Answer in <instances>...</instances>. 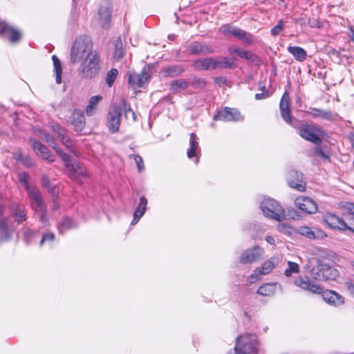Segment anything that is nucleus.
I'll return each mask as SVG.
<instances>
[{
  "label": "nucleus",
  "mask_w": 354,
  "mask_h": 354,
  "mask_svg": "<svg viewBox=\"0 0 354 354\" xmlns=\"http://www.w3.org/2000/svg\"><path fill=\"white\" fill-rule=\"evenodd\" d=\"M278 260L276 257H271L265 261L261 267L254 270L253 273L248 277V281L252 283L260 280L263 275L269 274L273 270Z\"/></svg>",
  "instance_id": "obj_11"
},
{
  "label": "nucleus",
  "mask_w": 354,
  "mask_h": 354,
  "mask_svg": "<svg viewBox=\"0 0 354 354\" xmlns=\"http://www.w3.org/2000/svg\"><path fill=\"white\" fill-rule=\"evenodd\" d=\"M39 136L48 143L50 146H53V145H55V139L48 132L39 130Z\"/></svg>",
  "instance_id": "obj_49"
},
{
  "label": "nucleus",
  "mask_w": 354,
  "mask_h": 354,
  "mask_svg": "<svg viewBox=\"0 0 354 354\" xmlns=\"http://www.w3.org/2000/svg\"><path fill=\"white\" fill-rule=\"evenodd\" d=\"M55 239V235L52 232H47L43 235V237L40 241V244L43 245V243L46 241H53Z\"/></svg>",
  "instance_id": "obj_57"
},
{
  "label": "nucleus",
  "mask_w": 354,
  "mask_h": 354,
  "mask_svg": "<svg viewBox=\"0 0 354 354\" xmlns=\"http://www.w3.org/2000/svg\"><path fill=\"white\" fill-rule=\"evenodd\" d=\"M51 127L54 133L57 134L58 138L60 139L63 145H64L67 148L71 149L73 147V142L71 139L65 135V129L58 124H53Z\"/></svg>",
  "instance_id": "obj_32"
},
{
  "label": "nucleus",
  "mask_w": 354,
  "mask_h": 354,
  "mask_svg": "<svg viewBox=\"0 0 354 354\" xmlns=\"http://www.w3.org/2000/svg\"><path fill=\"white\" fill-rule=\"evenodd\" d=\"M67 172L68 176L75 180H77L81 176L86 177L88 176L84 165L77 161L73 162L72 165H67Z\"/></svg>",
  "instance_id": "obj_23"
},
{
  "label": "nucleus",
  "mask_w": 354,
  "mask_h": 354,
  "mask_svg": "<svg viewBox=\"0 0 354 354\" xmlns=\"http://www.w3.org/2000/svg\"><path fill=\"white\" fill-rule=\"evenodd\" d=\"M339 208L349 227V231L354 232V203L341 202L339 203Z\"/></svg>",
  "instance_id": "obj_16"
},
{
  "label": "nucleus",
  "mask_w": 354,
  "mask_h": 354,
  "mask_svg": "<svg viewBox=\"0 0 354 354\" xmlns=\"http://www.w3.org/2000/svg\"><path fill=\"white\" fill-rule=\"evenodd\" d=\"M102 100L100 95L92 96L88 101V104L86 107V114L87 116H93L97 110V105Z\"/></svg>",
  "instance_id": "obj_33"
},
{
  "label": "nucleus",
  "mask_w": 354,
  "mask_h": 354,
  "mask_svg": "<svg viewBox=\"0 0 354 354\" xmlns=\"http://www.w3.org/2000/svg\"><path fill=\"white\" fill-rule=\"evenodd\" d=\"M37 232L29 229L26 228L23 232V239L26 244H29L36 236Z\"/></svg>",
  "instance_id": "obj_46"
},
{
  "label": "nucleus",
  "mask_w": 354,
  "mask_h": 354,
  "mask_svg": "<svg viewBox=\"0 0 354 354\" xmlns=\"http://www.w3.org/2000/svg\"><path fill=\"white\" fill-rule=\"evenodd\" d=\"M287 50L299 62L304 61L307 57L306 50L299 46H290L287 48Z\"/></svg>",
  "instance_id": "obj_34"
},
{
  "label": "nucleus",
  "mask_w": 354,
  "mask_h": 354,
  "mask_svg": "<svg viewBox=\"0 0 354 354\" xmlns=\"http://www.w3.org/2000/svg\"><path fill=\"white\" fill-rule=\"evenodd\" d=\"M269 96L268 91H266L265 86L263 88V91L261 93H256L255 99L257 100H261L267 98Z\"/></svg>",
  "instance_id": "obj_59"
},
{
  "label": "nucleus",
  "mask_w": 354,
  "mask_h": 354,
  "mask_svg": "<svg viewBox=\"0 0 354 354\" xmlns=\"http://www.w3.org/2000/svg\"><path fill=\"white\" fill-rule=\"evenodd\" d=\"M60 157L62 158V159L63 160V161L65 162V166L67 168V165H72L73 162H70V160H71V156L70 155L66 153H63L61 154Z\"/></svg>",
  "instance_id": "obj_62"
},
{
  "label": "nucleus",
  "mask_w": 354,
  "mask_h": 354,
  "mask_svg": "<svg viewBox=\"0 0 354 354\" xmlns=\"http://www.w3.org/2000/svg\"><path fill=\"white\" fill-rule=\"evenodd\" d=\"M277 228L279 230V232H283V233H290V227L287 225L285 223H279L278 225H277Z\"/></svg>",
  "instance_id": "obj_60"
},
{
  "label": "nucleus",
  "mask_w": 354,
  "mask_h": 354,
  "mask_svg": "<svg viewBox=\"0 0 354 354\" xmlns=\"http://www.w3.org/2000/svg\"><path fill=\"white\" fill-rule=\"evenodd\" d=\"M192 85L195 88L202 89L205 85L206 82L205 80L198 77H194L192 82Z\"/></svg>",
  "instance_id": "obj_51"
},
{
  "label": "nucleus",
  "mask_w": 354,
  "mask_h": 354,
  "mask_svg": "<svg viewBox=\"0 0 354 354\" xmlns=\"http://www.w3.org/2000/svg\"><path fill=\"white\" fill-rule=\"evenodd\" d=\"M41 156L43 158V159L49 162H53L55 160L53 155L50 153L49 150L47 153L42 154Z\"/></svg>",
  "instance_id": "obj_63"
},
{
  "label": "nucleus",
  "mask_w": 354,
  "mask_h": 354,
  "mask_svg": "<svg viewBox=\"0 0 354 354\" xmlns=\"http://www.w3.org/2000/svg\"><path fill=\"white\" fill-rule=\"evenodd\" d=\"M147 205V199L145 196H141L140 198V203L137 207L136 208L134 213L139 216H142L145 213Z\"/></svg>",
  "instance_id": "obj_40"
},
{
  "label": "nucleus",
  "mask_w": 354,
  "mask_h": 354,
  "mask_svg": "<svg viewBox=\"0 0 354 354\" xmlns=\"http://www.w3.org/2000/svg\"><path fill=\"white\" fill-rule=\"evenodd\" d=\"M41 182L43 186L46 187L48 192H55V188L51 187L49 178L46 175L41 176Z\"/></svg>",
  "instance_id": "obj_53"
},
{
  "label": "nucleus",
  "mask_w": 354,
  "mask_h": 354,
  "mask_svg": "<svg viewBox=\"0 0 354 354\" xmlns=\"http://www.w3.org/2000/svg\"><path fill=\"white\" fill-rule=\"evenodd\" d=\"M230 54H236L240 58L245 59L248 61L254 62L257 59V56L250 51L245 50L241 48L230 46L227 49Z\"/></svg>",
  "instance_id": "obj_30"
},
{
  "label": "nucleus",
  "mask_w": 354,
  "mask_h": 354,
  "mask_svg": "<svg viewBox=\"0 0 354 354\" xmlns=\"http://www.w3.org/2000/svg\"><path fill=\"white\" fill-rule=\"evenodd\" d=\"M29 178V174L27 172H21L18 175L19 180L24 185V187L26 192L30 191L33 189L34 187H31L29 183L28 182V179Z\"/></svg>",
  "instance_id": "obj_44"
},
{
  "label": "nucleus",
  "mask_w": 354,
  "mask_h": 354,
  "mask_svg": "<svg viewBox=\"0 0 354 354\" xmlns=\"http://www.w3.org/2000/svg\"><path fill=\"white\" fill-rule=\"evenodd\" d=\"M298 133L302 138L315 145H319L322 142L323 131L316 125L301 124L298 128Z\"/></svg>",
  "instance_id": "obj_6"
},
{
  "label": "nucleus",
  "mask_w": 354,
  "mask_h": 354,
  "mask_svg": "<svg viewBox=\"0 0 354 354\" xmlns=\"http://www.w3.org/2000/svg\"><path fill=\"white\" fill-rule=\"evenodd\" d=\"M299 215L297 212L293 208H288L287 210V213H286V217L284 219H297L299 218Z\"/></svg>",
  "instance_id": "obj_52"
},
{
  "label": "nucleus",
  "mask_w": 354,
  "mask_h": 354,
  "mask_svg": "<svg viewBox=\"0 0 354 354\" xmlns=\"http://www.w3.org/2000/svg\"><path fill=\"white\" fill-rule=\"evenodd\" d=\"M257 293L262 296H272L274 295L273 289H257Z\"/></svg>",
  "instance_id": "obj_58"
},
{
  "label": "nucleus",
  "mask_w": 354,
  "mask_h": 354,
  "mask_svg": "<svg viewBox=\"0 0 354 354\" xmlns=\"http://www.w3.org/2000/svg\"><path fill=\"white\" fill-rule=\"evenodd\" d=\"M75 227L73 221L69 217L64 218L59 225V230L60 233H64L65 230H71Z\"/></svg>",
  "instance_id": "obj_38"
},
{
  "label": "nucleus",
  "mask_w": 354,
  "mask_h": 354,
  "mask_svg": "<svg viewBox=\"0 0 354 354\" xmlns=\"http://www.w3.org/2000/svg\"><path fill=\"white\" fill-rule=\"evenodd\" d=\"M30 142L32 144L33 149L35 151H38L41 153V156L48 152V147H46L44 145L41 144L40 142L32 138L30 139Z\"/></svg>",
  "instance_id": "obj_41"
},
{
  "label": "nucleus",
  "mask_w": 354,
  "mask_h": 354,
  "mask_svg": "<svg viewBox=\"0 0 354 354\" xmlns=\"http://www.w3.org/2000/svg\"><path fill=\"white\" fill-rule=\"evenodd\" d=\"M324 223L332 229H338L342 231L349 230L345 218L334 214H327L324 216Z\"/></svg>",
  "instance_id": "obj_19"
},
{
  "label": "nucleus",
  "mask_w": 354,
  "mask_h": 354,
  "mask_svg": "<svg viewBox=\"0 0 354 354\" xmlns=\"http://www.w3.org/2000/svg\"><path fill=\"white\" fill-rule=\"evenodd\" d=\"M35 212L37 213L39 219L41 222L43 223H46L48 222L46 207H44L42 210H38Z\"/></svg>",
  "instance_id": "obj_54"
},
{
  "label": "nucleus",
  "mask_w": 354,
  "mask_h": 354,
  "mask_svg": "<svg viewBox=\"0 0 354 354\" xmlns=\"http://www.w3.org/2000/svg\"><path fill=\"white\" fill-rule=\"evenodd\" d=\"M260 208L263 214L277 221L284 220L286 212L283 207L272 198H265L260 205Z\"/></svg>",
  "instance_id": "obj_4"
},
{
  "label": "nucleus",
  "mask_w": 354,
  "mask_h": 354,
  "mask_svg": "<svg viewBox=\"0 0 354 354\" xmlns=\"http://www.w3.org/2000/svg\"><path fill=\"white\" fill-rule=\"evenodd\" d=\"M91 48V40L86 36L78 37L73 43L71 51V59L73 63L82 61L85 54H88Z\"/></svg>",
  "instance_id": "obj_5"
},
{
  "label": "nucleus",
  "mask_w": 354,
  "mask_h": 354,
  "mask_svg": "<svg viewBox=\"0 0 354 354\" xmlns=\"http://www.w3.org/2000/svg\"><path fill=\"white\" fill-rule=\"evenodd\" d=\"M219 31L225 36H234L247 45H251L254 42V37L251 33L230 24L221 26Z\"/></svg>",
  "instance_id": "obj_8"
},
{
  "label": "nucleus",
  "mask_w": 354,
  "mask_h": 354,
  "mask_svg": "<svg viewBox=\"0 0 354 354\" xmlns=\"http://www.w3.org/2000/svg\"><path fill=\"white\" fill-rule=\"evenodd\" d=\"M71 124L77 132H82L85 126V118L84 112L80 109H75L71 116Z\"/></svg>",
  "instance_id": "obj_27"
},
{
  "label": "nucleus",
  "mask_w": 354,
  "mask_h": 354,
  "mask_svg": "<svg viewBox=\"0 0 354 354\" xmlns=\"http://www.w3.org/2000/svg\"><path fill=\"white\" fill-rule=\"evenodd\" d=\"M295 206L302 212L312 214L317 211V205L315 201L310 197H298L295 201Z\"/></svg>",
  "instance_id": "obj_18"
},
{
  "label": "nucleus",
  "mask_w": 354,
  "mask_h": 354,
  "mask_svg": "<svg viewBox=\"0 0 354 354\" xmlns=\"http://www.w3.org/2000/svg\"><path fill=\"white\" fill-rule=\"evenodd\" d=\"M189 84L184 79L175 80L170 83V90L173 93H177L181 90H185L188 88Z\"/></svg>",
  "instance_id": "obj_35"
},
{
  "label": "nucleus",
  "mask_w": 354,
  "mask_h": 354,
  "mask_svg": "<svg viewBox=\"0 0 354 354\" xmlns=\"http://www.w3.org/2000/svg\"><path fill=\"white\" fill-rule=\"evenodd\" d=\"M118 74V71L116 68H111L106 74V82L109 86H111L114 83L117 75Z\"/></svg>",
  "instance_id": "obj_45"
},
{
  "label": "nucleus",
  "mask_w": 354,
  "mask_h": 354,
  "mask_svg": "<svg viewBox=\"0 0 354 354\" xmlns=\"http://www.w3.org/2000/svg\"><path fill=\"white\" fill-rule=\"evenodd\" d=\"M100 57L96 51L89 52L80 66V75L83 78L91 79L100 71Z\"/></svg>",
  "instance_id": "obj_2"
},
{
  "label": "nucleus",
  "mask_w": 354,
  "mask_h": 354,
  "mask_svg": "<svg viewBox=\"0 0 354 354\" xmlns=\"http://www.w3.org/2000/svg\"><path fill=\"white\" fill-rule=\"evenodd\" d=\"M27 192L31 201L35 203L33 208L35 211L42 210L44 207H46L41 194L37 187H34L33 189Z\"/></svg>",
  "instance_id": "obj_28"
},
{
  "label": "nucleus",
  "mask_w": 354,
  "mask_h": 354,
  "mask_svg": "<svg viewBox=\"0 0 354 354\" xmlns=\"http://www.w3.org/2000/svg\"><path fill=\"white\" fill-rule=\"evenodd\" d=\"M8 207L12 217L18 224H21L26 221V207L23 204L11 201L9 203Z\"/></svg>",
  "instance_id": "obj_22"
},
{
  "label": "nucleus",
  "mask_w": 354,
  "mask_h": 354,
  "mask_svg": "<svg viewBox=\"0 0 354 354\" xmlns=\"http://www.w3.org/2000/svg\"><path fill=\"white\" fill-rule=\"evenodd\" d=\"M111 7L109 3L106 2L104 5L100 7L98 14L100 21L103 28H109L111 19Z\"/></svg>",
  "instance_id": "obj_25"
},
{
  "label": "nucleus",
  "mask_w": 354,
  "mask_h": 354,
  "mask_svg": "<svg viewBox=\"0 0 354 354\" xmlns=\"http://www.w3.org/2000/svg\"><path fill=\"white\" fill-rule=\"evenodd\" d=\"M124 56L123 44L120 39H118L115 44L113 58L116 60L121 59Z\"/></svg>",
  "instance_id": "obj_39"
},
{
  "label": "nucleus",
  "mask_w": 354,
  "mask_h": 354,
  "mask_svg": "<svg viewBox=\"0 0 354 354\" xmlns=\"http://www.w3.org/2000/svg\"><path fill=\"white\" fill-rule=\"evenodd\" d=\"M17 159L26 167H32L35 165L33 160L28 156L20 154Z\"/></svg>",
  "instance_id": "obj_47"
},
{
  "label": "nucleus",
  "mask_w": 354,
  "mask_h": 354,
  "mask_svg": "<svg viewBox=\"0 0 354 354\" xmlns=\"http://www.w3.org/2000/svg\"><path fill=\"white\" fill-rule=\"evenodd\" d=\"M306 114L312 116L314 118H319L326 120H333L335 115L330 110H324L317 108H309L306 111Z\"/></svg>",
  "instance_id": "obj_29"
},
{
  "label": "nucleus",
  "mask_w": 354,
  "mask_h": 354,
  "mask_svg": "<svg viewBox=\"0 0 354 354\" xmlns=\"http://www.w3.org/2000/svg\"><path fill=\"white\" fill-rule=\"evenodd\" d=\"M0 35H6L10 43H17L21 39V33L11 25L6 23H0Z\"/></svg>",
  "instance_id": "obj_21"
},
{
  "label": "nucleus",
  "mask_w": 354,
  "mask_h": 354,
  "mask_svg": "<svg viewBox=\"0 0 354 354\" xmlns=\"http://www.w3.org/2000/svg\"><path fill=\"white\" fill-rule=\"evenodd\" d=\"M283 28V23L282 20H280L278 24L274 26L271 30V33L272 35L276 36L280 33Z\"/></svg>",
  "instance_id": "obj_55"
},
{
  "label": "nucleus",
  "mask_w": 354,
  "mask_h": 354,
  "mask_svg": "<svg viewBox=\"0 0 354 354\" xmlns=\"http://www.w3.org/2000/svg\"><path fill=\"white\" fill-rule=\"evenodd\" d=\"M295 285L300 288H320V285L311 281L306 276L300 277L295 280Z\"/></svg>",
  "instance_id": "obj_36"
},
{
  "label": "nucleus",
  "mask_w": 354,
  "mask_h": 354,
  "mask_svg": "<svg viewBox=\"0 0 354 354\" xmlns=\"http://www.w3.org/2000/svg\"><path fill=\"white\" fill-rule=\"evenodd\" d=\"M52 59L53 62L55 72L62 71V64L58 57L56 55H53Z\"/></svg>",
  "instance_id": "obj_56"
},
{
  "label": "nucleus",
  "mask_w": 354,
  "mask_h": 354,
  "mask_svg": "<svg viewBox=\"0 0 354 354\" xmlns=\"http://www.w3.org/2000/svg\"><path fill=\"white\" fill-rule=\"evenodd\" d=\"M339 275L337 269L326 264H320L311 271L312 277L317 281L335 280Z\"/></svg>",
  "instance_id": "obj_10"
},
{
  "label": "nucleus",
  "mask_w": 354,
  "mask_h": 354,
  "mask_svg": "<svg viewBox=\"0 0 354 354\" xmlns=\"http://www.w3.org/2000/svg\"><path fill=\"white\" fill-rule=\"evenodd\" d=\"M263 249L259 246H254L245 250L240 256L239 261L241 264L252 263L259 261L263 254Z\"/></svg>",
  "instance_id": "obj_14"
},
{
  "label": "nucleus",
  "mask_w": 354,
  "mask_h": 354,
  "mask_svg": "<svg viewBox=\"0 0 354 354\" xmlns=\"http://www.w3.org/2000/svg\"><path fill=\"white\" fill-rule=\"evenodd\" d=\"M299 271V266L297 263L288 261V268L285 270L284 274L286 277H290L293 273H298Z\"/></svg>",
  "instance_id": "obj_43"
},
{
  "label": "nucleus",
  "mask_w": 354,
  "mask_h": 354,
  "mask_svg": "<svg viewBox=\"0 0 354 354\" xmlns=\"http://www.w3.org/2000/svg\"><path fill=\"white\" fill-rule=\"evenodd\" d=\"M122 106H123V110L124 111V116L126 118H129V116L131 117L133 121H136V115L134 112V111L131 108L130 105L127 104L126 100L124 99L122 100Z\"/></svg>",
  "instance_id": "obj_42"
},
{
  "label": "nucleus",
  "mask_w": 354,
  "mask_h": 354,
  "mask_svg": "<svg viewBox=\"0 0 354 354\" xmlns=\"http://www.w3.org/2000/svg\"><path fill=\"white\" fill-rule=\"evenodd\" d=\"M315 153L316 156H319V157H321L325 160H327V159H329V156L328 155H326L325 153V152L319 149V148H316L315 150Z\"/></svg>",
  "instance_id": "obj_61"
},
{
  "label": "nucleus",
  "mask_w": 354,
  "mask_h": 354,
  "mask_svg": "<svg viewBox=\"0 0 354 354\" xmlns=\"http://www.w3.org/2000/svg\"><path fill=\"white\" fill-rule=\"evenodd\" d=\"M15 232V227L11 219L6 216L0 221V243L10 241Z\"/></svg>",
  "instance_id": "obj_13"
},
{
  "label": "nucleus",
  "mask_w": 354,
  "mask_h": 354,
  "mask_svg": "<svg viewBox=\"0 0 354 354\" xmlns=\"http://www.w3.org/2000/svg\"><path fill=\"white\" fill-rule=\"evenodd\" d=\"M258 340L256 335L248 333L236 337L234 354H257Z\"/></svg>",
  "instance_id": "obj_1"
},
{
  "label": "nucleus",
  "mask_w": 354,
  "mask_h": 354,
  "mask_svg": "<svg viewBox=\"0 0 354 354\" xmlns=\"http://www.w3.org/2000/svg\"><path fill=\"white\" fill-rule=\"evenodd\" d=\"M198 70H215L217 68H232L234 67V62L230 61L227 57H218L216 58L209 57L198 59L194 64Z\"/></svg>",
  "instance_id": "obj_3"
},
{
  "label": "nucleus",
  "mask_w": 354,
  "mask_h": 354,
  "mask_svg": "<svg viewBox=\"0 0 354 354\" xmlns=\"http://www.w3.org/2000/svg\"><path fill=\"white\" fill-rule=\"evenodd\" d=\"M348 138L351 145V147L354 150V131L350 133Z\"/></svg>",
  "instance_id": "obj_64"
},
{
  "label": "nucleus",
  "mask_w": 354,
  "mask_h": 354,
  "mask_svg": "<svg viewBox=\"0 0 354 354\" xmlns=\"http://www.w3.org/2000/svg\"><path fill=\"white\" fill-rule=\"evenodd\" d=\"M187 50L194 55H207L213 53L214 48L205 44L194 41L187 46Z\"/></svg>",
  "instance_id": "obj_26"
},
{
  "label": "nucleus",
  "mask_w": 354,
  "mask_h": 354,
  "mask_svg": "<svg viewBox=\"0 0 354 354\" xmlns=\"http://www.w3.org/2000/svg\"><path fill=\"white\" fill-rule=\"evenodd\" d=\"M151 78L149 67L145 66L140 73H131L129 77V83L132 86L142 87L143 84Z\"/></svg>",
  "instance_id": "obj_20"
},
{
  "label": "nucleus",
  "mask_w": 354,
  "mask_h": 354,
  "mask_svg": "<svg viewBox=\"0 0 354 354\" xmlns=\"http://www.w3.org/2000/svg\"><path fill=\"white\" fill-rule=\"evenodd\" d=\"M122 109L116 104H111L109 106L106 124L111 133H117L120 127Z\"/></svg>",
  "instance_id": "obj_7"
},
{
  "label": "nucleus",
  "mask_w": 354,
  "mask_h": 354,
  "mask_svg": "<svg viewBox=\"0 0 354 354\" xmlns=\"http://www.w3.org/2000/svg\"><path fill=\"white\" fill-rule=\"evenodd\" d=\"M313 293L322 294L324 300L328 304H333L335 306L342 304L344 301L342 295L337 293L333 290L326 289H308Z\"/></svg>",
  "instance_id": "obj_15"
},
{
  "label": "nucleus",
  "mask_w": 354,
  "mask_h": 354,
  "mask_svg": "<svg viewBox=\"0 0 354 354\" xmlns=\"http://www.w3.org/2000/svg\"><path fill=\"white\" fill-rule=\"evenodd\" d=\"M289 186L297 191L304 192L306 190V183L303 178V174L296 170H290L287 176Z\"/></svg>",
  "instance_id": "obj_17"
},
{
  "label": "nucleus",
  "mask_w": 354,
  "mask_h": 354,
  "mask_svg": "<svg viewBox=\"0 0 354 354\" xmlns=\"http://www.w3.org/2000/svg\"><path fill=\"white\" fill-rule=\"evenodd\" d=\"M130 158H133L137 165L138 171L141 172L145 168L144 162L142 157L139 155H131Z\"/></svg>",
  "instance_id": "obj_50"
},
{
  "label": "nucleus",
  "mask_w": 354,
  "mask_h": 354,
  "mask_svg": "<svg viewBox=\"0 0 354 354\" xmlns=\"http://www.w3.org/2000/svg\"><path fill=\"white\" fill-rule=\"evenodd\" d=\"M297 232L305 236L307 238L309 239H314L315 238V234L312 229L307 226H301L298 228Z\"/></svg>",
  "instance_id": "obj_48"
},
{
  "label": "nucleus",
  "mask_w": 354,
  "mask_h": 354,
  "mask_svg": "<svg viewBox=\"0 0 354 354\" xmlns=\"http://www.w3.org/2000/svg\"><path fill=\"white\" fill-rule=\"evenodd\" d=\"M198 140V137L195 133H190L189 149L187 151V155L189 158L198 157L201 152Z\"/></svg>",
  "instance_id": "obj_31"
},
{
  "label": "nucleus",
  "mask_w": 354,
  "mask_h": 354,
  "mask_svg": "<svg viewBox=\"0 0 354 354\" xmlns=\"http://www.w3.org/2000/svg\"><path fill=\"white\" fill-rule=\"evenodd\" d=\"M214 120H222L225 122H237L242 120L241 113L236 109L225 107L218 111L213 117Z\"/></svg>",
  "instance_id": "obj_12"
},
{
  "label": "nucleus",
  "mask_w": 354,
  "mask_h": 354,
  "mask_svg": "<svg viewBox=\"0 0 354 354\" xmlns=\"http://www.w3.org/2000/svg\"><path fill=\"white\" fill-rule=\"evenodd\" d=\"M184 71L181 66L175 65L164 68L163 72L167 76L174 77L180 75Z\"/></svg>",
  "instance_id": "obj_37"
},
{
  "label": "nucleus",
  "mask_w": 354,
  "mask_h": 354,
  "mask_svg": "<svg viewBox=\"0 0 354 354\" xmlns=\"http://www.w3.org/2000/svg\"><path fill=\"white\" fill-rule=\"evenodd\" d=\"M219 31L225 36H234L247 45H251L254 42V37L251 33L230 24L221 26Z\"/></svg>",
  "instance_id": "obj_9"
},
{
  "label": "nucleus",
  "mask_w": 354,
  "mask_h": 354,
  "mask_svg": "<svg viewBox=\"0 0 354 354\" xmlns=\"http://www.w3.org/2000/svg\"><path fill=\"white\" fill-rule=\"evenodd\" d=\"M279 108L281 115L282 118L284 120V121L287 124L293 126V121L292 119L289 105V97L287 92L284 93L281 99Z\"/></svg>",
  "instance_id": "obj_24"
}]
</instances>
